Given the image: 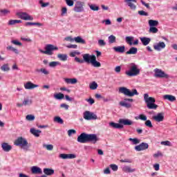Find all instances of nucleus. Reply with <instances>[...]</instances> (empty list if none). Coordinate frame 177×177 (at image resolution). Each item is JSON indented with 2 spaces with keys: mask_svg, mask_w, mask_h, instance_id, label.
<instances>
[{
  "mask_svg": "<svg viewBox=\"0 0 177 177\" xmlns=\"http://www.w3.org/2000/svg\"><path fill=\"white\" fill-rule=\"evenodd\" d=\"M82 57L83 59H81L78 57H75V61L77 62V63H80V64L84 63H91L93 67H100L102 66V64L96 60V56L94 55H91L86 53L84 54Z\"/></svg>",
  "mask_w": 177,
  "mask_h": 177,
  "instance_id": "nucleus-1",
  "label": "nucleus"
},
{
  "mask_svg": "<svg viewBox=\"0 0 177 177\" xmlns=\"http://www.w3.org/2000/svg\"><path fill=\"white\" fill-rule=\"evenodd\" d=\"M77 142L79 143H93V145H96L99 142V138L96 134L82 133L77 137Z\"/></svg>",
  "mask_w": 177,
  "mask_h": 177,
  "instance_id": "nucleus-2",
  "label": "nucleus"
},
{
  "mask_svg": "<svg viewBox=\"0 0 177 177\" xmlns=\"http://www.w3.org/2000/svg\"><path fill=\"white\" fill-rule=\"evenodd\" d=\"M144 100L147 104V109L149 110H156L158 105L156 104V99L153 97H149L148 93L144 94Z\"/></svg>",
  "mask_w": 177,
  "mask_h": 177,
  "instance_id": "nucleus-3",
  "label": "nucleus"
},
{
  "mask_svg": "<svg viewBox=\"0 0 177 177\" xmlns=\"http://www.w3.org/2000/svg\"><path fill=\"white\" fill-rule=\"evenodd\" d=\"M14 145L15 146H20L24 151H28L30 150V145L27 141V139L23 137H19L14 142Z\"/></svg>",
  "mask_w": 177,
  "mask_h": 177,
  "instance_id": "nucleus-4",
  "label": "nucleus"
},
{
  "mask_svg": "<svg viewBox=\"0 0 177 177\" xmlns=\"http://www.w3.org/2000/svg\"><path fill=\"white\" fill-rule=\"evenodd\" d=\"M126 75L128 77H136L140 74V69L138 68V65L135 63H131L129 64V70L125 72Z\"/></svg>",
  "mask_w": 177,
  "mask_h": 177,
  "instance_id": "nucleus-5",
  "label": "nucleus"
},
{
  "mask_svg": "<svg viewBox=\"0 0 177 177\" xmlns=\"http://www.w3.org/2000/svg\"><path fill=\"white\" fill-rule=\"evenodd\" d=\"M119 92L124 95V96H128L129 97H132L135 95L138 96L139 95V93L136 88H133L132 91H131L129 88L124 86L119 88Z\"/></svg>",
  "mask_w": 177,
  "mask_h": 177,
  "instance_id": "nucleus-6",
  "label": "nucleus"
},
{
  "mask_svg": "<svg viewBox=\"0 0 177 177\" xmlns=\"http://www.w3.org/2000/svg\"><path fill=\"white\" fill-rule=\"evenodd\" d=\"M53 50H59V48L53 44L46 45L45 50L39 49V52H40V53L48 55L49 56H52V55H53Z\"/></svg>",
  "mask_w": 177,
  "mask_h": 177,
  "instance_id": "nucleus-7",
  "label": "nucleus"
},
{
  "mask_svg": "<svg viewBox=\"0 0 177 177\" xmlns=\"http://www.w3.org/2000/svg\"><path fill=\"white\" fill-rule=\"evenodd\" d=\"M83 118L86 121H91L92 120H97V115L93 112L86 111L83 113Z\"/></svg>",
  "mask_w": 177,
  "mask_h": 177,
  "instance_id": "nucleus-8",
  "label": "nucleus"
},
{
  "mask_svg": "<svg viewBox=\"0 0 177 177\" xmlns=\"http://www.w3.org/2000/svg\"><path fill=\"white\" fill-rule=\"evenodd\" d=\"M84 5H85V3L82 1H76L73 8L74 12H75L76 13H81L84 12Z\"/></svg>",
  "mask_w": 177,
  "mask_h": 177,
  "instance_id": "nucleus-9",
  "label": "nucleus"
},
{
  "mask_svg": "<svg viewBox=\"0 0 177 177\" xmlns=\"http://www.w3.org/2000/svg\"><path fill=\"white\" fill-rule=\"evenodd\" d=\"M155 77L156 78H169L168 74L165 73L162 70L156 68L155 69Z\"/></svg>",
  "mask_w": 177,
  "mask_h": 177,
  "instance_id": "nucleus-10",
  "label": "nucleus"
},
{
  "mask_svg": "<svg viewBox=\"0 0 177 177\" xmlns=\"http://www.w3.org/2000/svg\"><path fill=\"white\" fill-rule=\"evenodd\" d=\"M17 16L19 17V19H21L22 20H30L32 21L34 20V17H31L30 15L27 14V12H17Z\"/></svg>",
  "mask_w": 177,
  "mask_h": 177,
  "instance_id": "nucleus-11",
  "label": "nucleus"
},
{
  "mask_svg": "<svg viewBox=\"0 0 177 177\" xmlns=\"http://www.w3.org/2000/svg\"><path fill=\"white\" fill-rule=\"evenodd\" d=\"M134 149L136 151H142L143 150H147V149H149V144L146 142H142L141 144L136 146Z\"/></svg>",
  "mask_w": 177,
  "mask_h": 177,
  "instance_id": "nucleus-12",
  "label": "nucleus"
},
{
  "mask_svg": "<svg viewBox=\"0 0 177 177\" xmlns=\"http://www.w3.org/2000/svg\"><path fill=\"white\" fill-rule=\"evenodd\" d=\"M165 43L164 41H159L158 44L153 45V49L155 50H158V52H160L162 50V49H165Z\"/></svg>",
  "mask_w": 177,
  "mask_h": 177,
  "instance_id": "nucleus-13",
  "label": "nucleus"
},
{
  "mask_svg": "<svg viewBox=\"0 0 177 177\" xmlns=\"http://www.w3.org/2000/svg\"><path fill=\"white\" fill-rule=\"evenodd\" d=\"M77 156L75 154H73V153H61L59 154V158H62V160H67V159H70V160H73V158H76Z\"/></svg>",
  "mask_w": 177,
  "mask_h": 177,
  "instance_id": "nucleus-14",
  "label": "nucleus"
},
{
  "mask_svg": "<svg viewBox=\"0 0 177 177\" xmlns=\"http://www.w3.org/2000/svg\"><path fill=\"white\" fill-rule=\"evenodd\" d=\"M153 120L156 122H162L164 121V113H158L156 115L153 116Z\"/></svg>",
  "mask_w": 177,
  "mask_h": 177,
  "instance_id": "nucleus-15",
  "label": "nucleus"
},
{
  "mask_svg": "<svg viewBox=\"0 0 177 177\" xmlns=\"http://www.w3.org/2000/svg\"><path fill=\"white\" fill-rule=\"evenodd\" d=\"M127 5L131 9V10H136V6L133 3H136V0H124Z\"/></svg>",
  "mask_w": 177,
  "mask_h": 177,
  "instance_id": "nucleus-16",
  "label": "nucleus"
},
{
  "mask_svg": "<svg viewBox=\"0 0 177 177\" xmlns=\"http://www.w3.org/2000/svg\"><path fill=\"white\" fill-rule=\"evenodd\" d=\"M38 86H39L37 84H35L31 82H27L26 84H24V88L25 89H35V88H38Z\"/></svg>",
  "mask_w": 177,
  "mask_h": 177,
  "instance_id": "nucleus-17",
  "label": "nucleus"
},
{
  "mask_svg": "<svg viewBox=\"0 0 177 177\" xmlns=\"http://www.w3.org/2000/svg\"><path fill=\"white\" fill-rule=\"evenodd\" d=\"M1 148L6 153H9L12 150V145H9L8 142H3L1 144Z\"/></svg>",
  "mask_w": 177,
  "mask_h": 177,
  "instance_id": "nucleus-18",
  "label": "nucleus"
},
{
  "mask_svg": "<svg viewBox=\"0 0 177 177\" xmlns=\"http://www.w3.org/2000/svg\"><path fill=\"white\" fill-rule=\"evenodd\" d=\"M140 39L144 46H147V45H149V44H150V42L151 41V39L150 37H140Z\"/></svg>",
  "mask_w": 177,
  "mask_h": 177,
  "instance_id": "nucleus-19",
  "label": "nucleus"
},
{
  "mask_svg": "<svg viewBox=\"0 0 177 177\" xmlns=\"http://www.w3.org/2000/svg\"><path fill=\"white\" fill-rule=\"evenodd\" d=\"M109 125L110 127L114 128L115 129H122V128H124V124H122L121 123H115L111 122L109 123Z\"/></svg>",
  "mask_w": 177,
  "mask_h": 177,
  "instance_id": "nucleus-20",
  "label": "nucleus"
},
{
  "mask_svg": "<svg viewBox=\"0 0 177 177\" xmlns=\"http://www.w3.org/2000/svg\"><path fill=\"white\" fill-rule=\"evenodd\" d=\"M119 124H121L122 125H132L133 122L129 119H120Z\"/></svg>",
  "mask_w": 177,
  "mask_h": 177,
  "instance_id": "nucleus-21",
  "label": "nucleus"
},
{
  "mask_svg": "<svg viewBox=\"0 0 177 177\" xmlns=\"http://www.w3.org/2000/svg\"><path fill=\"white\" fill-rule=\"evenodd\" d=\"M64 81L66 82V84H71L72 85H74L78 82V80H77V78H64Z\"/></svg>",
  "mask_w": 177,
  "mask_h": 177,
  "instance_id": "nucleus-22",
  "label": "nucleus"
},
{
  "mask_svg": "<svg viewBox=\"0 0 177 177\" xmlns=\"http://www.w3.org/2000/svg\"><path fill=\"white\" fill-rule=\"evenodd\" d=\"M43 172L47 176H52V175H53L55 174V170L53 169L44 168L43 170Z\"/></svg>",
  "mask_w": 177,
  "mask_h": 177,
  "instance_id": "nucleus-23",
  "label": "nucleus"
},
{
  "mask_svg": "<svg viewBox=\"0 0 177 177\" xmlns=\"http://www.w3.org/2000/svg\"><path fill=\"white\" fill-rule=\"evenodd\" d=\"M113 50L118 53H124L125 52V46H119L113 47Z\"/></svg>",
  "mask_w": 177,
  "mask_h": 177,
  "instance_id": "nucleus-24",
  "label": "nucleus"
},
{
  "mask_svg": "<svg viewBox=\"0 0 177 177\" xmlns=\"http://www.w3.org/2000/svg\"><path fill=\"white\" fill-rule=\"evenodd\" d=\"M163 99L165 100H169V102H175L176 100V97L172 95H163Z\"/></svg>",
  "mask_w": 177,
  "mask_h": 177,
  "instance_id": "nucleus-25",
  "label": "nucleus"
},
{
  "mask_svg": "<svg viewBox=\"0 0 177 177\" xmlns=\"http://www.w3.org/2000/svg\"><path fill=\"white\" fill-rule=\"evenodd\" d=\"M31 172L35 174H42V169L37 166H33L31 167Z\"/></svg>",
  "mask_w": 177,
  "mask_h": 177,
  "instance_id": "nucleus-26",
  "label": "nucleus"
},
{
  "mask_svg": "<svg viewBox=\"0 0 177 177\" xmlns=\"http://www.w3.org/2000/svg\"><path fill=\"white\" fill-rule=\"evenodd\" d=\"M30 133H32V135H34V136H35L36 138H39V133H41L42 131L41 130H37L34 128H31L30 130Z\"/></svg>",
  "mask_w": 177,
  "mask_h": 177,
  "instance_id": "nucleus-27",
  "label": "nucleus"
},
{
  "mask_svg": "<svg viewBox=\"0 0 177 177\" xmlns=\"http://www.w3.org/2000/svg\"><path fill=\"white\" fill-rule=\"evenodd\" d=\"M135 171H136V169H132L129 166H124L122 167V171L123 172H127V173H129V174H132V172H135Z\"/></svg>",
  "mask_w": 177,
  "mask_h": 177,
  "instance_id": "nucleus-28",
  "label": "nucleus"
},
{
  "mask_svg": "<svg viewBox=\"0 0 177 177\" xmlns=\"http://www.w3.org/2000/svg\"><path fill=\"white\" fill-rule=\"evenodd\" d=\"M74 41L77 44H82L83 45H85V44H86V41H85V39H82V37H81L80 36L74 37Z\"/></svg>",
  "mask_w": 177,
  "mask_h": 177,
  "instance_id": "nucleus-29",
  "label": "nucleus"
},
{
  "mask_svg": "<svg viewBox=\"0 0 177 177\" xmlns=\"http://www.w3.org/2000/svg\"><path fill=\"white\" fill-rule=\"evenodd\" d=\"M138 53V48L131 47L127 53L126 55H136Z\"/></svg>",
  "mask_w": 177,
  "mask_h": 177,
  "instance_id": "nucleus-30",
  "label": "nucleus"
},
{
  "mask_svg": "<svg viewBox=\"0 0 177 177\" xmlns=\"http://www.w3.org/2000/svg\"><path fill=\"white\" fill-rule=\"evenodd\" d=\"M57 57L61 62H66L68 56L66 54H58Z\"/></svg>",
  "mask_w": 177,
  "mask_h": 177,
  "instance_id": "nucleus-31",
  "label": "nucleus"
},
{
  "mask_svg": "<svg viewBox=\"0 0 177 177\" xmlns=\"http://www.w3.org/2000/svg\"><path fill=\"white\" fill-rule=\"evenodd\" d=\"M149 27H157L158 26V21L150 19L148 21Z\"/></svg>",
  "mask_w": 177,
  "mask_h": 177,
  "instance_id": "nucleus-32",
  "label": "nucleus"
},
{
  "mask_svg": "<svg viewBox=\"0 0 177 177\" xmlns=\"http://www.w3.org/2000/svg\"><path fill=\"white\" fill-rule=\"evenodd\" d=\"M54 97L57 100H62L64 99V94L62 93H58L54 94Z\"/></svg>",
  "mask_w": 177,
  "mask_h": 177,
  "instance_id": "nucleus-33",
  "label": "nucleus"
},
{
  "mask_svg": "<svg viewBox=\"0 0 177 177\" xmlns=\"http://www.w3.org/2000/svg\"><path fill=\"white\" fill-rule=\"evenodd\" d=\"M25 26H37L38 27H42L44 24L39 22H26L25 24Z\"/></svg>",
  "mask_w": 177,
  "mask_h": 177,
  "instance_id": "nucleus-34",
  "label": "nucleus"
},
{
  "mask_svg": "<svg viewBox=\"0 0 177 177\" xmlns=\"http://www.w3.org/2000/svg\"><path fill=\"white\" fill-rule=\"evenodd\" d=\"M21 22H22L21 20L11 19L8 21V26H14V24H17Z\"/></svg>",
  "mask_w": 177,
  "mask_h": 177,
  "instance_id": "nucleus-35",
  "label": "nucleus"
},
{
  "mask_svg": "<svg viewBox=\"0 0 177 177\" xmlns=\"http://www.w3.org/2000/svg\"><path fill=\"white\" fill-rule=\"evenodd\" d=\"M97 86L98 85H97V83H96V82H93L89 84V88L92 91H95V89H97Z\"/></svg>",
  "mask_w": 177,
  "mask_h": 177,
  "instance_id": "nucleus-36",
  "label": "nucleus"
},
{
  "mask_svg": "<svg viewBox=\"0 0 177 177\" xmlns=\"http://www.w3.org/2000/svg\"><path fill=\"white\" fill-rule=\"evenodd\" d=\"M36 73H42L44 75H48L49 74V71H48L46 68L36 69Z\"/></svg>",
  "mask_w": 177,
  "mask_h": 177,
  "instance_id": "nucleus-37",
  "label": "nucleus"
},
{
  "mask_svg": "<svg viewBox=\"0 0 177 177\" xmlns=\"http://www.w3.org/2000/svg\"><path fill=\"white\" fill-rule=\"evenodd\" d=\"M23 104L24 106H31V104H32V100L25 99L23 101Z\"/></svg>",
  "mask_w": 177,
  "mask_h": 177,
  "instance_id": "nucleus-38",
  "label": "nucleus"
},
{
  "mask_svg": "<svg viewBox=\"0 0 177 177\" xmlns=\"http://www.w3.org/2000/svg\"><path fill=\"white\" fill-rule=\"evenodd\" d=\"M115 36H114L113 35H110L108 37L109 44H114L115 42Z\"/></svg>",
  "mask_w": 177,
  "mask_h": 177,
  "instance_id": "nucleus-39",
  "label": "nucleus"
},
{
  "mask_svg": "<svg viewBox=\"0 0 177 177\" xmlns=\"http://www.w3.org/2000/svg\"><path fill=\"white\" fill-rule=\"evenodd\" d=\"M149 32H151L152 34H157V32H158V28L154 26H150Z\"/></svg>",
  "mask_w": 177,
  "mask_h": 177,
  "instance_id": "nucleus-40",
  "label": "nucleus"
},
{
  "mask_svg": "<svg viewBox=\"0 0 177 177\" xmlns=\"http://www.w3.org/2000/svg\"><path fill=\"white\" fill-rule=\"evenodd\" d=\"M7 50H11L12 52H14V53H15L16 55H19V50L13 48L11 46H7Z\"/></svg>",
  "mask_w": 177,
  "mask_h": 177,
  "instance_id": "nucleus-41",
  "label": "nucleus"
},
{
  "mask_svg": "<svg viewBox=\"0 0 177 177\" xmlns=\"http://www.w3.org/2000/svg\"><path fill=\"white\" fill-rule=\"evenodd\" d=\"M54 122H57L58 124H63V122H64L60 116H55L54 118Z\"/></svg>",
  "mask_w": 177,
  "mask_h": 177,
  "instance_id": "nucleus-42",
  "label": "nucleus"
},
{
  "mask_svg": "<svg viewBox=\"0 0 177 177\" xmlns=\"http://www.w3.org/2000/svg\"><path fill=\"white\" fill-rule=\"evenodd\" d=\"M43 147L49 151H52V150H53V145L43 144Z\"/></svg>",
  "mask_w": 177,
  "mask_h": 177,
  "instance_id": "nucleus-43",
  "label": "nucleus"
},
{
  "mask_svg": "<svg viewBox=\"0 0 177 177\" xmlns=\"http://www.w3.org/2000/svg\"><path fill=\"white\" fill-rule=\"evenodd\" d=\"M0 69L1 70V71H9V70H10V68H9V65H8V64H6L1 66Z\"/></svg>",
  "mask_w": 177,
  "mask_h": 177,
  "instance_id": "nucleus-44",
  "label": "nucleus"
},
{
  "mask_svg": "<svg viewBox=\"0 0 177 177\" xmlns=\"http://www.w3.org/2000/svg\"><path fill=\"white\" fill-rule=\"evenodd\" d=\"M120 104L122 106V107H126V109H131V104L129 103H127L124 102H120Z\"/></svg>",
  "mask_w": 177,
  "mask_h": 177,
  "instance_id": "nucleus-45",
  "label": "nucleus"
},
{
  "mask_svg": "<svg viewBox=\"0 0 177 177\" xmlns=\"http://www.w3.org/2000/svg\"><path fill=\"white\" fill-rule=\"evenodd\" d=\"M129 140L132 142L133 145H139L140 143V140L138 138H129Z\"/></svg>",
  "mask_w": 177,
  "mask_h": 177,
  "instance_id": "nucleus-46",
  "label": "nucleus"
},
{
  "mask_svg": "<svg viewBox=\"0 0 177 177\" xmlns=\"http://www.w3.org/2000/svg\"><path fill=\"white\" fill-rule=\"evenodd\" d=\"M62 64L59 62H51L49 63L50 67H56L57 66H60Z\"/></svg>",
  "mask_w": 177,
  "mask_h": 177,
  "instance_id": "nucleus-47",
  "label": "nucleus"
},
{
  "mask_svg": "<svg viewBox=\"0 0 177 177\" xmlns=\"http://www.w3.org/2000/svg\"><path fill=\"white\" fill-rule=\"evenodd\" d=\"M132 41H133V37H126V42L129 44V45H132Z\"/></svg>",
  "mask_w": 177,
  "mask_h": 177,
  "instance_id": "nucleus-48",
  "label": "nucleus"
},
{
  "mask_svg": "<svg viewBox=\"0 0 177 177\" xmlns=\"http://www.w3.org/2000/svg\"><path fill=\"white\" fill-rule=\"evenodd\" d=\"M26 119L27 121H34V120H35V116L34 115H27Z\"/></svg>",
  "mask_w": 177,
  "mask_h": 177,
  "instance_id": "nucleus-49",
  "label": "nucleus"
},
{
  "mask_svg": "<svg viewBox=\"0 0 177 177\" xmlns=\"http://www.w3.org/2000/svg\"><path fill=\"white\" fill-rule=\"evenodd\" d=\"M146 122H145V127H148V128H153V124L151 123V120H145Z\"/></svg>",
  "mask_w": 177,
  "mask_h": 177,
  "instance_id": "nucleus-50",
  "label": "nucleus"
},
{
  "mask_svg": "<svg viewBox=\"0 0 177 177\" xmlns=\"http://www.w3.org/2000/svg\"><path fill=\"white\" fill-rule=\"evenodd\" d=\"M90 9L91 10H93L94 12H96V11L99 10V6H97L95 4H91V5H90Z\"/></svg>",
  "mask_w": 177,
  "mask_h": 177,
  "instance_id": "nucleus-51",
  "label": "nucleus"
},
{
  "mask_svg": "<svg viewBox=\"0 0 177 177\" xmlns=\"http://www.w3.org/2000/svg\"><path fill=\"white\" fill-rule=\"evenodd\" d=\"M138 119L141 121H147V116L146 115L140 114L138 115Z\"/></svg>",
  "mask_w": 177,
  "mask_h": 177,
  "instance_id": "nucleus-52",
  "label": "nucleus"
},
{
  "mask_svg": "<svg viewBox=\"0 0 177 177\" xmlns=\"http://www.w3.org/2000/svg\"><path fill=\"white\" fill-rule=\"evenodd\" d=\"M65 2L68 6H74V1L73 0H65Z\"/></svg>",
  "mask_w": 177,
  "mask_h": 177,
  "instance_id": "nucleus-53",
  "label": "nucleus"
},
{
  "mask_svg": "<svg viewBox=\"0 0 177 177\" xmlns=\"http://www.w3.org/2000/svg\"><path fill=\"white\" fill-rule=\"evenodd\" d=\"M110 167L111 168L112 171H118V166L117 165L111 164L110 165Z\"/></svg>",
  "mask_w": 177,
  "mask_h": 177,
  "instance_id": "nucleus-54",
  "label": "nucleus"
},
{
  "mask_svg": "<svg viewBox=\"0 0 177 177\" xmlns=\"http://www.w3.org/2000/svg\"><path fill=\"white\" fill-rule=\"evenodd\" d=\"M98 45L99 46H106V41H104L103 39H99Z\"/></svg>",
  "mask_w": 177,
  "mask_h": 177,
  "instance_id": "nucleus-55",
  "label": "nucleus"
},
{
  "mask_svg": "<svg viewBox=\"0 0 177 177\" xmlns=\"http://www.w3.org/2000/svg\"><path fill=\"white\" fill-rule=\"evenodd\" d=\"M138 15H140V16H149V13L146 12L145 10L138 11Z\"/></svg>",
  "mask_w": 177,
  "mask_h": 177,
  "instance_id": "nucleus-56",
  "label": "nucleus"
},
{
  "mask_svg": "<svg viewBox=\"0 0 177 177\" xmlns=\"http://www.w3.org/2000/svg\"><path fill=\"white\" fill-rule=\"evenodd\" d=\"M160 144L163 145L164 146H172V145L171 144V142H169V140L162 141Z\"/></svg>",
  "mask_w": 177,
  "mask_h": 177,
  "instance_id": "nucleus-57",
  "label": "nucleus"
},
{
  "mask_svg": "<svg viewBox=\"0 0 177 177\" xmlns=\"http://www.w3.org/2000/svg\"><path fill=\"white\" fill-rule=\"evenodd\" d=\"M11 44H14V45H17L18 46H21V45H23V44H21V42H20L17 40H12L11 41Z\"/></svg>",
  "mask_w": 177,
  "mask_h": 177,
  "instance_id": "nucleus-58",
  "label": "nucleus"
},
{
  "mask_svg": "<svg viewBox=\"0 0 177 177\" xmlns=\"http://www.w3.org/2000/svg\"><path fill=\"white\" fill-rule=\"evenodd\" d=\"M39 3L41 6V8H46V6H49V3H44L42 0L39 1Z\"/></svg>",
  "mask_w": 177,
  "mask_h": 177,
  "instance_id": "nucleus-59",
  "label": "nucleus"
},
{
  "mask_svg": "<svg viewBox=\"0 0 177 177\" xmlns=\"http://www.w3.org/2000/svg\"><path fill=\"white\" fill-rule=\"evenodd\" d=\"M1 13H3V16H6L8 13H10V11L7 9H3L0 10Z\"/></svg>",
  "mask_w": 177,
  "mask_h": 177,
  "instance_id": "nucleus-60",
  "label": "nucleus"
},
{
  "mask_svg": "<svg viewBox=\"0 0 177 177\" xmlns=\"http://www.w3.org/2000/svg\"><path fill=\"white\" fill-rule=\"evenodd\" d=\"M77 133V131L75 129H70L68 131V136H71L73 134Z\"/></svg>",
  "mask_w": 177,
  "mask_h": 177,
  "instance_id": "nucleus-61",
  "label": "nucleus"
},
{
  "mask_svg": "<svg viewBox=\"0 0 177 177\" xmlns=\"http://www.w3.org/2000/svg\"><path fill=\"white\" fill-rule=\"evenodd\" d=\"M86 102H88L89 104L92 105L95 103V100H93V98H88L86 99Z\"/></svg>",
  "mask_w": 177,
  "mask_h": 177,
  "instance_id": "nucleus-62",
  "label": "nucleus"
},
{
  "mask_svg": "<svg viewBox=\"0 0 177 177\" xmlns=\"http://www.w3.org/2000/svg\"><path fill=\"white\" fill-rule=\"evenodd\" d=\"M75 55H80V53L78 51H74L70 53L71 57H75Z\"/></svg>",
  "mask_w": 177,
  "mask_h": 177,
  "instance_id": "nucleus-63",
  "label": "nucleus"
},
{
  "mask_svg": "<svg viewBox=\"0 0 177 177\" xmlns=\"http://www.w3.org/2000/svg\"><path fill=\"white\" fill-rule=\"evenodd\" d=\"M121 162H128L129 164H131L132 162V160L131 159H122L120 160Z\"/></svg>",
  "mask_w": 177,
  "mask_h": 177,
  "instance_id": "nucleus-64",
  "label": "nucleus"
}]
</instances>
